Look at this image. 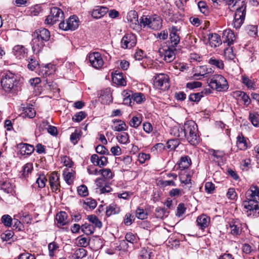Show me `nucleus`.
<instances>
[{"label": "nucleus", "mask_w": 259, "mask_h": 259, "mask_svg": "<svg viewBox=\"0 0 259 259\" xmlns=\"http://www.w3.org/2000/svg\"><path fill=\"white\" fill-rule=\"evenodd\" d=\"M1 83L3 89L7 93L16 94L20 88L18 77L10 72L4 74Z\"/></svg>", "instance_id": "nucleus-1"}, {"label": "nucleus", "mask_w": 259, "mask_h": 259, "mask_svg": "<svg viewBox=\"0 0 259 259\" xmlns=\"http://www.w3.org/2000/svg\"><path fill=\"white\" fill-rule=\"evenodd\" d=\"M184 139L192 145H198L200 141L197 124L193 120L187 121L183 125Z\"/></svg>", "instance_id": "nucleus-2"}, {"label": "nucleus", "mask_w": 259, "mask_h": 259, "mask_svg": "<svg viewBox=\"0 0 259 259\" xmlns=\"http://www.w3.org/2000/svg\"><path fill=\"white\" fill-rule=\"evenodd\" d=\"M162 20L161 17L157 15L151 16L143 15L140 19L141 27H148L154 30L160 29L162 26Z\"/></svg>", "instance_id": "nucleus-3"}, {"label": "nucleus", "mask_w": 259, "mask_h": 259, "mask_svg": "<svg viewBox=\"0 0 259 259\" xmlns=\"http://www.w3.org/2000/svg\"><path fill=\"white\" fill-rule=\"evenodd\" d=\"M208 85L219 92L227 90L228 84L226 78L220 74H214L207 79Z\"/></svg>", "instance_id": "nucleus-4"}, {"label": "nucleus", "mask_w": 259, "mask_h": 259, "mask_svg": "<svg viewBox=\"0 0 259 259\" xmlns=\"http://www.w3.org/2000/svg\"><path fill=\"white\" fill-rule=\"evenodd\" d=\"M246 15V5L244 1L241 2V5L237 8L232 23L233 27L239 29L243 24Z\"/></svg>", "instance_id": "nucleus-5"}, {"label": "nucleus", "mask_w": 259, "mask_h": 259, "mask_svg": "<svg viewBox=\"0 0 259 259\" xmlns=\"http://www.w3.org/2000/svg\"><path fill=\"white\" fill-rule=\"evenodd\" d=\"M64 17V12L61 9L57 7H53L51 9L50 14L47 17L45 20V23L48 25H53L57 22H62Z\"/></svg>", "instance_id": "nucleus-6"}, {"label": "nucleus", "mask_w": 259, "mask_h": 259, "mask_svg": "<svg viewBox=\"0 0 259 259\" xmlns=\"http://www.w3.org/2000/svg\"><path fill=\"white\" fill-rule=\"evenodd\" d=\"M79 26V20L76 16H70L66 22L63 21L59 23V27L60 29L67 30H74L76 29Z\"/></svg>", "instance_id": "nucleus-7"}, {"label": "nucleus", "mask_w": 259, "mask_h": 259, "mask_svg": "<svg viewBox=\"0 0 259 259\" xmlns=\"http://www.w3.org/2000/svg\"><path fill=\"white\" fill-rule=\"evenodd\" d=\"M168 81V76L166 74L161 73L154 76L153 84L156 89L165 90L169 88Z\"/></svg>", "instance_id": "nucleus-8"}, {"label": "nucleus", "mask_w": 259, "mask_h": 259, "mask_svg": "<svg viewBox=\"0 0 259 259\" xmlns=\"http://www.w3.org/2000/svg\"><path fill=\"white\" fill-rule=\"evenodd\" d=\"M243 205L244 206V208L246 211L247 215L248 216L256 215L255 213L257 211L258 213H259L258 202L250 199H246L243 202Z\"/></svg>", "instance_id": "nucleus-9"}, {"label": "nucleus", "mask_w": 259, "mask_h": 259, "mask_svg": "<svg viewBox=\"0 0 259 259\" xmlns=\"http://www.w3.org/2000/svg\"><path fill=\"white\" fill-rule=\"evenodd\" d=\"M88 59L92 67L96 69L101 68L104 64L103 58L99 52H93L89 54Z\"/></svg>", "instance_id": "nucleus-10"}, {"label": "nucleus", "mask_w": 259, "mask_h": 259, "mask_svg": "<svg viewBox=\"0 0 259 259\" xmlns=\"http://www.w3.org/2000/svg\"><path fill=\"white\" fill-rule=\"evenodd\" d=\"M120 44L122 48L131 49L135 47L137 44L136 36L133 33L126 34L122 37Z\"/></svg>", "instance_id": "nucleus-11"}, {"label": "nucleus", "mask_w": 259, "mask_h": 259, "mask_svg": "<svg viewBox=\"0 0 259 259\" xmlns=\"http://www.w3.org/2000/svg\"><path fill=\"white\" fill-rule=\"evenodd\" d=\"M16 147L19 150L18 154L25 157H27L31 155L35 150L32 145L24 143L18 144Z\"/></svg>", "instance_id": "nucleus-12"}, {"label": "nucleus", "mask_w": 259, "mask_h": 259, "mask_svg": "<svg viewBox=\"0 0 259 259\" xmlns=\"http://www.w3.org/2000/svg\"><path fill=\"white\" fill-rule=\"evenodd\" d=\"M49 182L53 192L60 191V175L56 171L52 172L49 177Z\"/></svg>", "instance_id": "nucleus-13"}, {"label": "nucleus", "mask_w": 259, "mask_h": 259, "mask_svg": "<svg viewBox=\"0 0 259 259\" xmlns=\"http://www.w3.org/2000/svg\"><path fill=\"white\" fill-rule=\"evenodd\" d=\"M32 37L37 38L46 42L50 39V33L48 29L41 28L35 30L32 34Z\"/></svg>", "instance_id": "nucleus-14"}, {"label": "nucleus", "mask_w": 259, "mask_h": 259, "mask_svg": "<svg viewBox=\"0 0 259 259\" xmlns=\"http://www.w3.org/2000/svg\"><path fill=\"white\" fill-rule=\"evenodd\" d=\"M179 30L176 26H172L169 29V39L171 43V46L175 48L180 42V37L179 33Z\"/></svg>", "instance_id": "nucleus-15"}, {"label": "nucleus", "mask_w": 259, "mask_h": 259, "mask_svg": "<svg viewBox=\"0 0 259 259\" xmlns=\"http://www.w3.org/2000/svg\"><path fill=\"white\" fill-rule=\"evenodd\" d=\"M13 55L18 59L24 58L28 55V50L22 45H16L12 50Z\"/></svg>", "instance_id": "nucleus-16"}, {"label": "nucleus", "mask_w": 259, "mask_h": 259, "mask_svg": "<svg viewBox=\"0 0 259 259\" xmlns=\"http://www.w3.org/2000/svg\"><path fill=\"white\" fill-rule=\"evenodd\" d=\"M175 48L169 46L167 47V48L162 49V51H160V52L166 62H171L175 58Z\"/></svg>", "instance_id": "nucleus-17"}, {"label": "nucleus", "mask_w": 259, "mask_h": 259, "mask_svg": "<svg viewBox=\"0 0 259 259\" xmlns=\"http://www.w3.org/2000/svg\"><path fill=\"white\" fill-rule=\"evenodd\" d=\"M45 42L37 38L33 37L31 40L30 45L31 46L32 50L34 54L38 55L41 52L44 47L45 46Z\"/></svg>", "instance_id": "nucleus-18"}, {"label": "nucleus", "mask_w": 259, "mask_h": 259, "mask_svg": "<svg viewBox=\"0 0 259 259\" xmlns=\"http://www.w3.org/2000/svg\"><path fill=\"white\" fill-rule=\"evenodd\" d=\"M246 199H250L259 203V188L252 186L246 192Z\"/></svg>", "instance_id": "nucleus-19"}, {"label": "nucleus", "mask_w": 259, "mask_h": 259, "mask_svg": "<svg viewBox=\"0 0 259 259\" xmlns=\"http://www.w3.org/2000/svg\"><path fill=\"white\" fill-rule=\"evenodd\" d=\"M108 12V9L104 6H97L91 12L92 16L96 19H100L105 15Z\"/></svg>", "instance_id": "nucleus-20"}, {"label": "nucleus", "mask_w": 259, "mask_h": 259, "mask_svg": "<svg viewBox=\"0 0 259 259\" xmlns=\"http://www.w3.org/2000/svg\"><path fill=\"white\" fill-rule=\"evenodd\" d=\"M231 233L233 235H240L242 231V224L238 219L233 220L229 223Z\"/></svg>", "instance_id": "nucleus-21"}, {"label": "nucleus", "mask_w": 259, "mask_h": 259, "mask_svg": "<svg viewBox=\"0 0 259 259\" xmlns=\"http://www.w3.org/2000/svg\"><path fill=\"white\" fill-rule=\"evenodd\" d=\"M112 78L113 82L118 85L125 86L126 84V81L123 77V73L119 72L118 70L112 73Z\"/></svg>", "instance_id": "nucleus-22"}, {"label": "nucleus", "mask_w": 259, "mask_h": 259, "mask_svg": "<svg viewBox=\"0 0 259 259\" xmlns=\"http://www.w3.org/2000/svg\"><path fill=\"white\" fill-rule=\"evenodd\" d=\"M127 20L131 23V26L134 29L138 26L140 21L138 20V15L136 11H131L127 15Z\"/></svg>", "instance_id": "nucleus-23"}, {"label": "nucleus", "mask_w": 259, "mask_h": 259, "mask_svg": "<svg viewBox=\"0 0 259 259\" xmlns=\"http://www.w3.org/2000/svg\"><path fill=\"white\" fill-rule=\"evenodd\" d=\"M196 223L197 226L201 229L204 230L208 227L210 223V218L205 214H201L198 217Z\"/></svg>", "instance_id": "nucleus-24"}, {"label": "nucleus", "mask_w": 259, "mask_h": 259, "mask_svg": "<svg viewBox=\"0 0 259 259\" xmlns=\"http://www.w3.org/2000/svg\"><path fill=\"white\" fill-rule=\"evenodd\" d=\"M222 38L224 43H227L228 46H230L233 43L235 35L231 30L226 29L223 32Z\"/></svg>", "instance_id": "nucleus-25"}, {"label": "nucleus", "mask_w": 259, "mask_h": 259, "mask_svg": "<svg viewBox=\"0 0 259 259\" xmlns=\"http://www.w3.org/2000/svg\"><path fill=\"white\" fill-rule=\"evenodd\" d=\"M55 70V67L51 64H48L41 67L39 71V75L45 76L52 74Z\"/></svg>", "instance_id": "nucleus-26"}, {"label": "nucleus", "mask_w": 259, "mask_h": 259, "mask_svg": "<svg viewBox=\"0 0 259 259\" xmlns=\"http://www.w3.org/2000/svg\"><path fill=\"white\" fill-rule=\"evenodd\" d=\"M196 73L193 74V78L198 79V76H203L204 77L206 74L211 72V68H207L205 66H200L196 68Z\"/></svg>", "instance_id": "nucleus-27"}, {"label": "nucleus", "mask_w": 259, "mask_h": 259, "mask_svg": "<svg viewBox=\"0 0 259 259\" xmlns=\"http://www.w3.org/2000/svg\"><path fill=\"white\" fill-rule=\"evenodd\" d=\"M191 160L188 155L182 156L178 162L179 167L181 170L188 168L191 165Z\"/></svg>", "instance_id": "nucleus-28"}, {"label": "nucleus", "mask_w": 259, "mask_h": 259, "mask_svg": "<svg viewBox=\"0 0 259 259\" xmlns=\"http://www.w3.org/2000/svg\"><path fill=\"white\" fill-rule=\"evenodd\" d=\"M208 40L210 46L214 48L219 47L222 44L221 37L217 33L209 34Z\"/></svg>", "instance_id": "nucleus-29"}, {"label": "nucleus", "mask_w": 259, "mask_h": 259, "mask_svg": "<svg viewBox=\"0 0 259 259\" xmlns=\"http://www.w3.org/2000/svg\"><path fill=\"white\" fill-rule=\"evenodd\" d=\"M120 211V208L116 204L111 203L106 207V215L109 217L113 214H118Z\"/></svg>", "instance_id": "nucleus-30"}, {"label": "nucleus", "mask_w": 259, "mask_h": 259, "mask_svg": "<svg viewBox=\"0 0 259 259\" xmlns=\"http://www.w3.org/2000/svg\"><path fill=\"white\" fill-rule=\"evenodd\" d=\"M236 144L237 147L241 150H245L247 148V143L242 133L239 134L238 136Z\"/></svg>", "instance_id": "nucleus-31"}, {"label": "nucleus", "mask_w": 259, "mask_h": 259, "mask_svg": "<svg viewBox=\"0 0 259 259\" xmlns=\"http://www.w3.org/2000/svg\"><path fill=\"white\" fill-rule=\"evenodd\" d=\"M0 188L7 193H12L13 190V186L7 180L0 181Z\"/></svg>", "instance_id": "nucleus-32"}, {"label": "nucleus", "mask_w": 259, "mask_h": 259, "mask_svg": "<svg viewBox=\"0 0 259 259\" xmlns=\"http://www.w3.org/2000/svg\"><path fill=\"white\" fill-rule=\"evenodd\" d=\"M170 133L176 138H178L180 139H184L183 126H174L170 129Z\"/></svg>", "instance_id": "nucleus-33"}, {"label": "nucleus", "mask_w": 259, "mask_h": 259, "mask_svg": "<svg viewBox=\"0 0 259 259\" xmlns=\"http://www.w3.org/2000/svg\"><path fill=\"white\" fill-rule=\"evenodd\" d=\"M36 114V111L32 106H28L24 107L22 113V115L24 117H28L29 118H33Z\"/></svg>", "instance_id": "nucleus-34"}, {"label": "nucleus", "mask_w": 259, "mask_h": 259, "mask_svg": "<svg viewBox=\"0 0 259 259\" xmlns=\"http://www.w3.org/2000/svg\"><path fill=\"white\" fill-rule=\"evenodd\" d=\"M33 164L31 163H27L23 167L21 177L23 178L26 179L31 174L33 170Z\"/></svg>", "instance_id": "nucleus-35"}, {"label": "nucleus", "mask_w": 259, "mask_h": 259, "mask_svg": "<svg viewBox=\"0 0 259 259\" xmlns=\"http://www.w3.org/2000/svg\"><path fill=\"white\" fill-rule=\"evenodd\" d=\"M87 251L83 248L76 249L70 256L71 259H82L87 255Z\"/></svg>", "instance_id": "nucleus-36"}, {"label": "nucleus", "mask_w": 259, "mask_h": 259, "mask_svg": "<svg viewBox=\"0 0 259 259\" xmlns=\"http://www.w3.org/2000/svg\"><path fill=\"white\" fill-rule=\"evenodd\" d=\"M97 206V202L95 199L92 198H88L83 200L82 203V207L87 209L88 208L93 209Z\"/></svg>", "instance_id": "nucleus-37"}, {"label": "nucleus", "mask_w": 259, "mask_h": 259, "mask_svg": "<svg viewBox=\"0 0 259 259\" xmlns=\"http://www.w3.org/2000/svg\"><path fill=\"white\" fill-rule=\"evenodd\" d=\"M67 214L64 211H61L56 215V220L60 226L65 225L68 221L67 220Z\"/></svg>", "instance_id": "nucleus-38"}, {"label": "nucleus", "mask_w": 259, "mask_h": 259, "mask_svg": "<svg viewBox=\"0 0 259 259\" xmlns=\"http://www.w3.org/2000/svg\"><path fill=\"white\" fill-rule=\"evenodd\" d=\"M113 123H118V124L115 125L114 128L113 130L114 131L117 132H121V131H124L127 130V126L125 123L120 119H116L113 120Z\"/></svg>", "instance_id": "nucleus-39"}, {"label": "nucleus", "mask_w": 259, "mask_h": 259, "mask_svg": "<svg viewBox=\"0 0 259 259\" xmlns=\"http://www.w3.org/2000/svg\"><path fill=\"white\" fill-rule=\"evenodd\" d=\"M179 179L182 184H184L185 185L191 184V175L187 171H184L180 174Z\"/></svg>", "instance_id": "nucleus-40"}, {"label": "nucleus", "mask_w": 259, "mask_h": 259, "mask_svg": "<svg viewBox=\"0 0 259 259\" xmlns=\"http://www.w3.org/2000/svg\"><path fill=\"white\" fill-rule=\"evenodd\" d=\"M27 61L28 62L27 67L29 70L31 71L34 70L36 67L39 65L38 61L37 60L35 57L33 56H31L30 57L28 58Z\"/></svg>", "instance_id": "nucleus-41"}, {"label": "nucleus", "mask_w": 259, "mask_h": 259, "mask_svg": "<svg viewBox=\"0 0 259 259\" xmlns=\"http://www.w3.org/2000/svg\"><path fill=\"white\" fill-rule=\"evenodd\" d=\"M81 229L84 234L89 235L94 233L95 227L93 225L85 223L81 226Z\"/></svg>", "instance_id": "nucleus-42"}, {"label": "nucleus", "mask_w": 259, "mask_h": 259, "mask_svg": "<svg viewBox=\"0 0 259 259\" xmlns=\"http://www.w3.org/2000/svg\"><path fill=\"white\" fill-rule=\"evenodd\" d=\"M168 214L164 207H158L155 209V216L157 218L163 219Z\"/></svg>", "instance_id": "nucleus-43"}, {"label": "nucleus", "mask_w": 259, "mask_h": 259, "mask_svg": "<svg viewBox=\"0 0 259 259\" xmlns=\"http://www.w3.org/2000/svg\"><path fill=\"white\" fill-rule=\"evenodd\" d=\"M88 219L92 224V225H94L95 227L99 229L101 228L102 223L97 216L95 215H90L88 216Z\"/></svg>", "instance_id": "nucleus-44"}, {"label": "nucleus", "mask_w": 259, "mask_h": 259, "mask_svg": "<svg viewBox=\"0 0 259 259\" xmlns=\"http://www.w3.org/2000/svg\"><path fill=\"white\" fill-rule=\"evenodd\" d=\"M179 141L176 139L168 140L166 144V149L171 151L175 150L179 145Z\"/></svg>", "instance_id": "nucleus-45"}, {"label": "nucleus", "mask_w": 259, "mask_h": 259, "mask_svg": "<svg viewBox=\"0 0 259 259\" xmlns=\"http://www.w3.org/2000/svg\"><path fill=\"white\" fill-rule=\"evenodd\" d=\"M208 63L213 66H216L217 68L223 69L224 67V64L223 61L220 59H215L214 57L211 58Z\"/></svg>", "instance_id": "nucleus-46"}, {"label": "nucleus", "mask_w": 259, "mask_h": 259, "mask_svg": "<svg viewBox=\"0 0 259 259\" xmlns=\"http://www.w3.org/2000/svg\"><path fill=\"white\" fill-rule=\"evenodd\" d=\"M249 119L254 126H259V114L257 113L250 112Z\"/></svg>", "instance_id": "nucleus-47"}, {"label": "nucleus", "mask_w": 259, "mask_h": 259, "mask_svg": "<svg viewBox=\"0 0 259 259\" xmlns=\"http://www.w3.org/2000/svg\"><path fill=\"white\" fill-rule=\"evenodd\" d=\"M116 138L118 141L121 144H125L129 142V136L127 133L123 132L119 134Z\"/></svg>", "instance_id": "nucleus-48"}, {"label": "nucleus", "mask_w": 259, "mask_h": 259, "mask_svg": "<svg viewBox=\"0 0 259 259\" xmlns=\"http://www.w3.org/2000/svg\"><path fill=\"white\" fill-rule=\"evenodd\" d=\"M19 219L23 223L29 224L32 221V218L27 212L21 211L19 213Z\"/></svg>", "instance_id": "nucleus-49"}, {"label": "nucleus", "mask_w": 259, "mask_h": 259, "mask_svg": "<svg viewBox=\"0 0 259 259\" xmlns=\"http://www.w3.org/2000/svg\"><path fill=\"white\" fill-rule=\"evenodd\" d=\"M198 7L200 11L205 16L208 15L209 11L206 5V3L204 1H200L198 3Z\"/></svg>", "instance_id": "nucleus-50"}, {"label": "nucleus", "mask_w": 259, "mask_h": 259, "mask_svg": "<svg viewBox=\"0 0 259 259\" xmlns=\"http://www.w3.org/2000/svg\"><path fill=\"white\" fill-rule=\"evenodd\" d=\"M203 97L202 92L196 93L191 94L189 96V100L191 102L198 103Z\"/></svg>", "instance_id": "nucleus-51"}, {"label": "nucleus", "mask_w": 259, "mask_h": 259, "mask_svg": "<svg viewBox=\"0 0 259 259\" xmlns=\"http://www.w3.org/2000/svg\"><path fill=\"white\" fill-rule=\"evenodd\" d=\"M100 174L105 179H111L113 178V174L109 168H104L99 170Z\"/></svg>", "instance_id": "nucleus-52"}, {"label": "nucleus", "mask_w": 259, "mask_h": 259, "mask_svg": "<svg viewBox=\"0 0 259 259\" xmlns=\"http://www.w3.org/2000/svg\"><path fill=\"white\" fill-rule=\"evenodd\" d=\"M131 96L133 101V105L134 104V102H136L137 103L139 104L141 103L145 99L144 95L141 93L132 94Z\"/></svg>", "instance_id": "nucleus-53"}, {"label": "nucleus", "mask_w": 259, "mask_h": 259, "mask_svg": "<svg viewBox=\"0 0 259 259\" xmlns=\"http://www.w3.org/2000/svg\"><path fill=\"white\" fill-rule=\"evenodd\" d=\"M224 55L226 59L232 60L235 58V55L233 53L232 48L228 47L224 50Z\"/></svg>", "instance_id": "nucleus-54"}, {"label": "nucleus", "mask_w": 259, "mask_h": 259, "mask_svg": "<svg viewBox=\"0 0 259 259\" xmlns=\"http://www.w3.org/2000/svg\"><path fill=\"white\" fill-rule=\"evenodd\" d=\"M136 216L139 219L144 220L147 219L148 213L144 209L138 207L136 210Z\"/></svg>", "instance_id": "nucleus-55"}, {"label": "nucleus", "mask_w": 259, "mask_h": 259, "mask_svg": "<svg viewBox=\"0 0 259 259\" xmlns=\"http://www.w3.org/2000/svg\"><path fill=\"white\" fill-rule=\"evenodd\" d=\"M14 232L12 230H7L4 233H2L1 238L3 241H8L10 240L14 236Z\"/></svg>", "instance_id": "nucleus-56"}, {"label": "nucleus", "mask_w": 259, "mask_h": 259, "mask_svg": "<svg viewBox=\"0 0 259 259\" xmlns=\"http://www.w3.org/2000/svg\"><path fill=\"white\" fill-rule=\"evenodd\" d=\"M75 171L68 172L66 174H64V179L67 184L71 185L73 183L74 178Z\"/></svg>", "instance_id": "nucleus-57"}, {"label": "nucleus", "mask_w": 259, "mask_h": 259, "mask_svg": "<svg viewBox=\"0 0 259 259\" xmlns=\"http://www.w3.org/2000/svg\"><path fill=\"white\" fill-rule=\"evenodd\" d=\"M142 119L137 116H134L129 122L131 126L137 128L141 123Z\"/></svg>", "instance_id": "nucleus-58"}, {"label": "nucleus", "mask_w": 259, "mask_h": 259, "mask_svg": "<svg viewBox=\"0 0 259 259\" xmlns=\"http://www.w3.org/2000/svg\"><path fill=\"white\" fill-rule=\"evenodd\" d=\"M81 137V134L75 130L74 132L72 133L70 135V141L72 144L75 145L77 143Z\"/></svg>", "instance_id": "nucleus-59"}, {"label": "nucleus", "mask_w": 259, "mask_h": 259, "mask_svg": "<svg viewBox=\"0 0 259 259\" xmlns=\"http://www.w3.org/2000/svg\"><path fill=\"white\" fill-rule=\"evenodd\" d=\"M135 219V218L133 214L127 213L124 217V223L126 226H130L134 222Z\"/></svg>", "instance_id": "nucleus-60"}, {"label": "nucleus", "mask_w": 259, "mask_h": 259, "mask_svg": "<svg viewBox=\"0 0 259 259\" xmlns=\"http://www.w3.org/2000/svg\"><path fill=\"white\" fill-rule=\"evenodd\" d=\"M184 194L183 191L182 189L174 188L171 189L169 192V195L171 197H179Z\"/></svg>", "instance_id": "nucleus-61"}, {"label": "nucleus", "mask_w": 259, "mask_h": 259, "mask_svg": "<svg viewBox=\"0 0 259 259\" xmlns=\"http://www.w3.org/2000/svg\"><path fill=\"white\" fill-rule=\"evenodd\" d=\"M96 152L102 155H109L108 149L103 145H99L96 148Z\"/></svg>", "instance_id": "nucleus-62"}, {"label": "nucleus", "mask_w": 259, "mask_h": 259, "mask_svg": "<svg viewBox=\"0 0 259 259\" xmlns=\"http://www.w3.org/2000/svg\"><path fill=\"white\" fill-rule=\"evenodd\" d=\"M2 223L7 227H10L12 225L13 220L11 217L8 214L4 215L2 218Z\"/></svg>", "instance_id": "nucleus-63"}, {"label": "nucleus", "mask_w": 259, "mask_h": 259, "mask_svg": "<svg viewBox=\"0 0 259 259\" xmlns=\"http://www.w3.org/2000/svg\"><path fill=\"white\" fill-rule=\"evenodd\" d=\"M77 192L78 194L82 197L87 196L89 194L88 188L84 185L79 186L77 188Z\"/></svg>", "instance_id": "nucleus-64"}]
</instances>
